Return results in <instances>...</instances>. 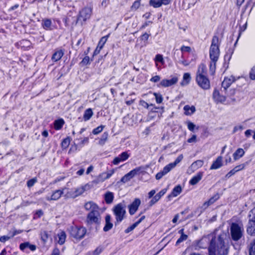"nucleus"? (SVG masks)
Returning <instances> with one entry per match:
<instances>
[{"label": "nucleus", "mask_w": 255, "mask_h": 255, "mask_svg": "<svg viewBox=\"0 0 255 255\" xmlns=\"http://www.w3.org/2000/svg\"><path fill=\"white\" fill-rule=\"evenodd\" d=\"M178 81V78L172 77L171 79H163L160 83V85L163 87H167L175 84Z\"/></svg>", "instance_id": "9b49d317"}, {"label": "nucleus", "mask_w": 255, "mask_h": 255, "mask_svg": "<svg viewBox=\"0 0 255 255\" xmlns=\"http://www.w3.org/2000/svg\"><path fill=\"white\" fill-rule=\"evenodd\" d=\"M160 76H158V75H156V76L152 77L150 80L151 82L156 83V82H158L160 80Z\"/></svg>", "instance_id": "680f3d73"}, {"label": "nucleus", "mask_w": 255, "mask_h": 255, "mask_svg": "<svg viewBox=\"0 0 255 255\" xmlns=\"http://www.w3.org/2000/svg\"><path fill=\"white\" fill-rule=\"evenodd\" d=\"M10 238H11V237H9L7 236H1L0 238V242L1 243H4L6 241H8V240H9L10 239Z\"/></svg>", "instance_id": "bf43d9fd"}, {"label": "nucleus", "mask_w": 255, "mask_h": 255, "mask_svg": "<svg viewBox=\"0 0 255 255\" xmlns=\"http://www.w3.org/2000/svg\"><path fill=\"white\" fill-rule=\"evenodd\" d=\"M41 239L44 243H45L50 237L48 232L46 231H41L40 233Z\"/></svg>", "instance_id": "58836bf2"}, {"label": "nucleus", "mask_w": 255, "mask_h": 255, "mask_svg": "<svg viewBox=\"0 0 255 255\" xmlns=\"http://www.w3.org/2000/svg\"><path fill=\"white\" fill-rule=\"evenodd\" d=\"M140 0H137L134 2V3L132 4L131 9L132 10H136L140 6Z\"/></svg>", "instance_id": "3c124183"}, {"label": "nucleus", "mask_w": 255, "mask_h": 255, "mask_svg": "<svg viewBox=\"0 0 255 255\" xmlns=\"http://www.w3.org/2000/svg\"><path fill=\"white\" fill-rule=\"evenodd\" d=\"M203 164V161L201 160H198L194 162L189 168L188 171L191 170L192 172L197 170L200 167H202Z\"/></svg>", "instance_id": "aec40b11"}, {"label": "nucleus", "mask_w": 255, "mask_h": 255, "mask_svg": "<svg viewBox=\"0 0 255 255\" xmlns=\"http://www.w3.org/2000/svg\"><path fill=\"white\" fill-rule=\"evenodd\" d=\"M187 142L189 143L196 142V135H193L192 136L187 140Z\"/></svg>", "instance_id": "69168bd1"}, {"label": "nucleus", "mask_w": 255, "mask_h": 255, "mask_svg": "<svg viewBox=\"0 0 255 255\" xmlns=\"http://www.w3.org/2000/svg\"><path fill=\"white\" fill-rule=\"evenodd\" d=\"M145 219V216H142L137 221L134 223L130 227H128L126 230V233H128L132 231L138 224H139L144 219Z\"/></svg>", "instance_id": "bb28decb"}, {"label": "nucleus", "mask_w": 255, "mask_h": 255, "mask_svg": "<svg viewBox=\"0 0 255 255\" xmlns=\"http://www.w3.org/2000/svg\"><path fill=\"white\" fill-rule=\"evenodd\" d=\"M86 232V229L83 227L72 226L69 229L70 236L76 240L83 239Z\"/></svg>", "instance_id": "39448f33"}, {"label": "nucleus", "mask_w": 255, "mask_h": 255, "mask_svg": "<svg viewBox=\"0 0 255 255\" xmlns=\"http://www.w3.org/2000/svg\"><path fill=\"white\" fill-rule=\"evenodd\" d=\"M140 200L139 199H135L132 203L129 206V212L130 215L134 214L137 211L139 205Z\"/></svg>", "instance_id": "2eb2a0df"}, {"label": "nucleus", "mask_w": 255, "mask_h": 255, "mask_svg": "<svg viewBox=\"0 0 255 255\" xmlns=\"http://www.w3.org/2000/svg\"><path fill=\"white\" fill-rule=\"evenodd\" d=\"M113 212L116 216V223L121 222L125 218L126 213V205L123 203H119L113 208Z\"/></svg>", "instance_id": "423d86ee"}, {"label": "nucleus", "mask_w": 255, "mask_h": 255, "mask_svg": "<svg viewBox=\"0 0 255 255\" xmlns=\"http://www.w3.org/2000/svg\"><path fill=\"white\" fill-rule=\"evenodd\" d=\"M190 80V74L189 73H185L183 75V80L180 84L182 86L187 85L189 83Z\"/></svg>", "instance_id": "2f4dec72"}, {"label": "nucleus", "mask_w": 255, "mask_h": 255, "mask_svg": "<svg viewBox=\"0 0 255 255\" xmlns=\"http://www.w3.org/2000/svg\"><path fill=\"white\" fill-rule=\"evenodd\" d=\"M91 186L90 184L87 183L85 185L77 188L74 189V191L69 193V196L67 197H71L72 198H75L78 196L82 195L84 192L91 189Z\"/></svg>", "instance_id": "1a4fd4ad"}, {"label": "nucleus", "mask_w": 255, "mask_h": 255, "mask_svg": "<svg viewBox=\"0 0 255 255\" xmlns=\"http://www.w3.org/2000/svg\"><path fill=\"white\" fill-rule=\"evenodd\" d=\"M64 55V52L62 50H56L52 56V60L54 62L59 61Z\"/></svg>", "instance_id": "b1692460"}, {"label": "nucleus", "mask_w": 255, "mask_h": 255, "mask_svg": "<svg viewBox=\"0 0 255 255\" xmlns=\"http://www.w3.org/2000/svg\"><path fill=\"white\" fill-rule=\"evenodd\" d=\"M188 236L186 235H182L180 236V238L177 240L176 245L177 246L182 242L186 240L187 239Z\"/></svg>", "instance_id": "8fccbe9b"}, {"label": "nucleus", "mask_w": 255, "mask_h": 255, "mask_svg": "<svg viewBox=\"0 0 255 255\" xmlns=\"http://www.w3.org/2000/svg\"><path fill=\"white\" fill-rule=\"evenodd\" d=\"M98 177L99 178V180L101 181L102 182H103L106 179H109L108 178H107V174L106 172H103L98 176Z\"/></svg>", "instance_id": "5fc2aeb1"}, {"label": "nucleus", "mask_w": 255, "mask_h": 255, "mask_svg": "<svg viewBox=\"0 0 255 255\" xmlns=\"http://www.w3.org/2000/svg\"><path fill=\"white\" fill-rule=\"evenodd\" d=\"M153 95L155 96L156 102L157 104H160L163 101V98L160 94L154 93Z\"/></svg>", "instance_id": "de8ad7c7"}, {"label": "nucleus", "mask_w": 255, "mask_h": 255, "mask_svg": "<svg viewBox=\"0 0 255 255\" xmlns=\"http://www.w3.org/2000/svg\"><path fill=\"white\" fill-rule=\"evenodd\" d=\"M196 80L198 85L203 89H210V81L206 76V67L204 64H202L199 66Z\"/></svg>", "instance_id": "f03ea898"}, {"label": "nucleus", "mask_w": 255, "mask_h": 255, "mask_svg": "<svg viewBox=\"0 0 255 255\" xmlns=\"http://www.w3.org/2000/svg\"><path fill=\"white\" fill-rule=\"evenodd\" d=\"M149 4L155 8L159 7L162 5L160 0H150Z\"/></svg>", "instance_id": "ea45409f"}, {"label": "nucleus", "mask_w": 255, "mask_h": 255, "mask_svg": "<svg viewBox=\"0 0 255 255\" xmlns=\"http://www.w3.org/2000/svg\"><path fill=\"white\" fill-rule=\"evenodd\" d=\"M245 154V151L243 148H238L233 154L234 160H237L241 158Z\"/></svg>", "instance_id": "c85d7f7f"}, {"label": "nucleus", "mask_w": 255, "mask_h": 255, "mask_svg": "<svg viewBox=\"0 0 255 255\" xmlns=\"http://www.w3.org/2000/svg\"><path fill=\"white\" fill-rule=\"evenodd\" d=\"M85 208L86 210L90 211V212H94L99 210L98 206L92 201L87 202L85 204Z\"/></svg>", "instance_id": "412c9836"}, {"label": "nucleus", "mask_w": 255, "mask_h": 255, "mask_svg": "<svg viewBox=\"0 0 255 255\" xmlns=\"http://www.w3.org/2000/svg\"><path fill=\"white\" fill-rule=\"evenodd\" d=\"M213 97L217 103H223L225 102L226 99V97L221 95L219 92L217 90H214L213 94Z\"/></svg>", "instance_id": "a211bd4d"}, {"label": "nucleus", "mask_w": 255, "mask_h": 255, "mask_svg": "<svg viewBox=\"0 0 255 255\" xmlns=\"http://www.w3.org/2000/svg\"><path fill=\"white\" fill-rule=\"evenodd\" d=\"M249 217V219L255 221V207L250 211Z\"/></svg>", "instance_id": "864d4df0"}, {"label": "nucleus", "mask_w": 255, "mask_h": 255, "mask_svg": "<svg viewBox=\"0 0 255 255\" xmlns=\"http://www.w3.org/2000/svg\"><path fill=\"white\" fill-rule=\"evenodd\" d=\"M181 191V187L180 185H177L173 188L172 193L168 195V197L169 198L171 197H176L178 196Z\"/></svg>", "instance_id": "7c9ffc66"}, {"label": "nucleus", "mask_w": 255, "mask_h": 255, "mask_svg": "<svg viewBox=\"0 0 255 255\" xmlns=\"http://www.w3.org/2000/svg\"><path fill=\"white\" fill-rule=\"evenodd\" d=\"M101 221V217L99 210L90 212L87 215V222L89 225L99 224Z\"/></svg>", "instance_id": "6e6552de"}, {"label": "nucleus", "mask_w": 255, "mask_h": 255, "mask_svg": "<svg viewBox=\"0 0 255 255\" xmlns=\"http://www.w3.org/2000/svg\"><path fill=\"white\" fill-rule=\"evenodd\" d=\"M217 61H211L210 64V72L211 75H214L216 70V63Z\"/></svg>", "instance_id": "79ce46f5"}, {"label": "nucleus", "mask_w": 255, "mask_h": 255, "mask_svg": "<svg viewBox=\"0 0 255 255\" xmlns=\"http://www.w3.org/2000/svg\"><path fill=\"white\" fill-rule=\"evenodd\" d=\"M111 216L110 215H107L105 218L106 225L103 229L105 232H108L113 228V225L111 223Z\"/></svg>", "instance_id": "5701e85b"}, {"label": "nucleus", "mask_w": 255, "mask_h": 255, "mask_svg": "<svg viewBox=\"0 0 255 255\" xmlns=\"http://www.w3.org/2000/svg\"><path fill=\"white\" fill-rule=\"evenodd\" d=\"M183 110L184 111V114L186 116H191L196 111V108L194 106L185 105L183 108Z\"/></svg>", "instance_id": "4be33fe9"}, {"label": "nucleus", "mask_w": 255, "mask_h": 255, "mask_svg": "<svg viewBox=\"0 0 255 255\" xmlns=\"http://www.w3.org/2000/svg\"><path fill=\"white\" fill-rule=\"evenodd\" d=\"M166 191V189H163L161 190L158 193L155 195L150 201V206H152L156 202H157L160 199V198L165 194Z\"/></svg>", "instance_id": "f3484780"}, {"label": "nucleus", "mask_w": 255, "mask_h": 255, "mask_svg": "<svg viewBox=\"0 0 255 255\" xmlns=\"http://www.w3.org/2000/svg\"><path fill=\"white\" fill-rule=\"evenodd\" d=\"M168 165L165 166L163 170L157 173L155 176V178L157 180L160 179L164 175L168 173L171 169Z\"/></svg>", "instance_id": "393cba45"}, {"label": "nucleus", "mask_w": 255, "mask_h": 255, "mask_svg": "<svg viewBox=\"0 0 255 255\" xmlns=\"http://www.w3.org/2000/svg\"><path fill=\"white\" fill-rule=\"evenodd\" d=\"M64 190V189H62V190H56L53 191L51 196L50 197L47 196L46 197V199L47 201H56L58 200L61 197L62 195L63 194Z\"/></svg>", "instance_id": "f8f14e48"}, {"label": "nucleus", "mask_w": 255, "mask_h": 255, "mask_svg": "<svg viewBox=\"0 0 255 255\" xmlns=\"http://www.w3.org/2000/svg\"><path fill=\"white\" fill-rule=\"evenodd\" d=\"M250 78L252 80H255V66L251 70L249 74Z\"/></svg>", "instance_id": "603ef678"}, {"label": "nucleus", "mask_w": 255, "mask_h": 255, "mask_svg": "<svg viewBox=\"0 0 255 255\" xmlns=\"http://www.w3.org/2000/svg\"><path fill=\"white\" fill-rule=\"evenodd\" d=\"M92 14V8L90 7H85L79 12L77 17V22H81V24L89 19Z\"/></svg>", "instance_id": "0eeeda50"}, {"label": "nucleus", "mask_w": 255, "mask_h": 255, "mask_svg": "<svg viewBox=\"0 0 255 255\" xmlns=\"http://www.w3.org/2000/svg\"><path fill=\"white\" fill-rule=\"evenodd\" d=\"M90 58L89 56H85L82 60L81 63L83 65H87L89 63Z\"/></svg>", "instance_id": "052dcab7"}, {"label": "nucleus", "mask_w": 255, "mask_h": 255, "mask_svg": "<svg viewBox=\"0 0 255 255\" xmlns=\"http://www.w3.org/2000/svg\"><path fill=\"white\" fill-rule=\"evenodd\" d=\"M247 232L252 236H255V221L249 219Z\"/></svg>", "instance_id": "6ab92c4d"}, {"label": "nucleus", "mask_w": 255, "mask_h": 255, "mask_svg": "<svg viewBox=\"0 0 255 255\" xmlns=\"http://www.w3.org/2000/svg\"><path fill=\"white\" fill-rule=\"evenodd\" d=\"M70 139L69 138L67 137L64 139L61 143V146L63 148H66L68 147L70 144Z\"/></svg>", "instance_id": "a18cd8bd"}, {"label": "nucleus", "mask_w": 255, "mask_h": 255, "mask_svg": "<svg viewBox=\"0 0 255 255\" xmlns=\"http://www.w3.org/2000/svg\"><path fill=\"white\" fill-rule=\"evenodd\" d=\"M129 155L127 152H123L118 157H116L114 158L113 161V163L115 165H117L120 162L126 160L129 157Z\"/></svg>", "instance_id": "4468645a"}, {"label": "nucleus", "mask_w": 255, "mask_h": 255, "mask_svg": "<svg viewBox=\"0 0 255 255\" xmlns=\"http://www.w3.org/2000/svg\"><path fill=\"white\" fill-rule=\"evenodd\" d=\"M188 128L190 131H193L195 127V125L192 122L188 121L187 122Z\"/></svg>", "instance_id": "4d7b16f0"}, {"label": "nucleus", "mask_w": 255, "mask_h": 255, "mask_svg": "<svg viewBox=\"0 0 255 255\" xmlns=\"http://www.w3.org/2000/svg\"><path fill=\"white\" fill-rule=\"evenodd\" d=\"M26 248H28L31 251H35L36 248L35 245H31L29 242L22 243L19 246V248L22 251L24 250Z\"/></svg>", "instance_id": "cd10ccee"}, {"label": "nucleus", "mask_w": 255, "mask_h": 255, "mask_svg": "<svg viewBox=\"0 0 255 255\" xmlns=\"http://www.w3.org/2000/svg\"><path fill=\"white\" fill-rule=\"evenodd\" d=\"M52 22L50 19H44L42 20V25L46 30H50Z\"/></svg>", "instance_id": "72a5a7b5"}, {"label": "nucleus", "mask_w": 255, "mask_h": 255, "mask_svg": "<svg viewBox=\"0 0 255 255\" xmlns=\"http://www.w3.org/2000/svg\"><path fill=\"white\" fill-rule=\"evenodd\" d=\"M64 124V120L63 119H59L56 120L54 123V128L56 130L60 129Z\"/></svg>", "instance_id": "4c0bfd02"}, {"label": "nucleus", "mask_w": 255, "mask_h": 255, "mask_svg": "<svg viewBox=\"0 0 255 255\" xmlns=\"http://www.w3.org/2000/svg\"><path fill=\"white\" fill-rule=\"evenodd\" d=\"M183 156L182 154H180V155H179L177 158L175 159V160L174 161V162L173 163H169V164H168L167 165L170 167V168L171 169H172V168H173L174 167H175L176 166V165L179 163V162H181V161L183 159Z\"/></svg>", "instance_id": "e433bc0d"}, {"label": "nucleus", "mask_w": 255, "mask_h": 255, "mask_svg": "<svg viewBox=\"0 0 255 255\" xmlns=\"http://www.w3.org/2000/svg\"><path fill=\"white\" fill-rule=\"evenodd\" d=\"M223 166V158L221 156H218L210 166V170L217 169Z\"/></svg>", "instance_id": "dca6fc26"}, {"label": "nucleus", "mask_w": 255, "mask_h": 255, "mask_svg": "<svg viewBox=\"0 0 255 255\" xmlns=\"http://www.w3.org/2000/svg\"><path fill=\"white\" fill-rule=\"evenodd\" d=\"M245 167V164H242L238 166H236L233 169L236 172L243 169Z\"/></svg>", "instance_id": "13d9d810"}, {"label": "nucleus", "mask_w": 255, "mask_h": 255, "mask_svg": "<svg viewBox=\"0 0 255 255\" xmlns=\"http://www.w3.org/2000/svg\"><path fill=\"white\" fill-rule=\"evenodd\" d=\"M107 40V36H103L101 38L98 45V48L102 49L104 44Z\"/></svg>", "instance_id": "37998d69"}, {"label": "nucleus", "mask_w": 255, "mask_h": 255, "mask_svg": "<svg viewBox=\"0 0 255 255\" xmlns=\"http://www.w3.org/2000/svg\"><path fill=\"white\" fill-rule=\"evenodd\" d=\"M102 252V249L100 247L97 248L93 252L94 255H99Z\"/></svg>", "instance_id": "338daca9"}, {"label": "nucleus", "mask_w": 255, "mask_h": 255, "mask_svg": "<svg viewBox=\"0 0 255 255\" xmlns=\"http://www.w3.org/2000/svg\"><path fill=\"white\" fill-rule=\"evenodd\" d=\"M180 49L182 52H190L191 48L189 46H183L181 47Z\"/></svg>", "instance_id": "0e129e2a"}, {"label": "nucleus", "mask_w": 255, "mask_h": 255, "mask_svg": "<svg viewBox=\"0 0 255 255\" xmlns=\"http://www.w3.org/2000/svg\"><path fill=\"white\" fill-rule=\"evenodd\" d=\"M115 172V170L114 169H112L106 173L107 174V178H109Z\"/></svg>", "instance_id": "774afa93"}, {"label": "nucleus", "mask_w": 255, "mask_h": 255, "mask_svg": "<svg viewBox=\"0 0 255 255\" xmlns=\"http://www.w3.org/2000/svg\"><path fill=\"white\" fill-rule=\"evenodd\" d=\"M37 180L35 178H33L30 180H29L27 182V185L28 187H31L34 185V184L36 182Z\"/></svg>", "instance_id": "6e6d98bb"}, {"label": "nucleus", "mask_w": 255, "mask_h": 255, "mask_svg": "<svg viewBox=\"0 0 255 255\" xmlns=\"http://www.w3.org/2000/svg\"><path fill=\"white\" fill-rule=\"evenodd\" d=\"M236 172L235 171V170L233 169L232 170H231L230 172H229L225 176V177L226 178H229L230 177H231L232 176H233V175H234L235 174Z\"/></svg>", "instance_id": "e2e57ef3"}, {"label": "nucleus", "mask_w": 255, "mask_h": 255, "mask_svg": "<svg viewBox=\"0 0 255 255\" xmlns=\"http://www.w3.org/2000/svg\"><path fill=\"white\" fill-rule=\"evenodd\" d=\"M249 253L250 255H255V240L251 243Z\"/></svg>", "instance_id": "49530a36"}, {"label": "nucleus", "mask_w": 255, "mask_h": 255, "mask_svg": "<svg viewBox=\"0 0 255 255\" xmlns=\"http://www.w3.org/2000/svg\"><path fill=\"white\" fill-rule=\"evenodd\" d=\"M220 42L218 36L213 37L212 43L210 48V58L211 61H217L220 55Z\"/></svg>", "instance_id": "7ed1b4c3"}, {"label": "nucleus", "mask_w": 255, "mask_h": 255, "mask_svg": "<svg viewBox=\"0 0 255 255\" xmlns=\"http://www.w3.org/2000/svg\"><path fill=\"white\" fill-rule=\"evenodd\" d=\"M140 171V168H135L131 171H130L129 172L126 174L125 176H124L121 181L123 183H126L129 180H130L132 177H133L135 175L137 174V172Z\"/></svg>", "instance_id": "9d476101"}, {"label": "nucleus", "mask_w": 255, "mask_h": 255, "mask_svg": "<svg viewBox=\"0 0 255 255\" xmlns=\"http://www.w3.org/2000/svg\"><path fill=\"white\" fill-rule=\"evenodd\" d=\"M230 230L231 237L234 241H238L243 235L244 228L242 225L233 223L231 225Z\"/></svg>", "instance_id": "20e7f679"}, {"label": "nucleus", "mask_w": 255, "mask_h": 255, "mask_svg": "<svg viewBox=\"0 0 255 255\" xmlns=\"http://www.w3.org/2000/svg\"><path fill=\"white\" fill-rule=\"evenodd\" d=\"M154 60L156 62V66H157V62L161 63L162 64H163L164 63V61L163 56L161 54H157L155 57Z\"/></svg>", "instance_id": "c03bdc74"}, {"label": "nucleus", "mask_w": 255, "mask_h": 255, "mask_svg": "<svg viewBox=\"0 0 255 255\" xmlns=\"http://www.w3.org/2000/svg\"><path fill=\"white\" fill-rule=\"evenodd\" d=\"M104 126H100L99 127H98L97 128H94L93 130L92 133L94 134H98V133L102 132V131L103 130V128H104Z\"/></svg>", "instance_id": "09e8293b"}, {"label": "nucleus", "mask_w": 255, "mask_h": 255, "mask_svg": "<svg viewBox=\"0 0 255 255\" xmlns=\"http://www.w3.org/2000/svg\"><path fill=\"white\" fill-rule=\"evenodd\" d=\"M225 233L220 234L216 239L214 234L204 236L201 240L195 241L194 248L195 250L204 249L210 244L208 248L209 255H226L228 253V246L225 245Z\"/></svg>", "instance_id": "f257e3e1"}, {"label": "nucleus", "mask_w": 255, "mask_h": 255, "mask_svg": "<svg viewBox=\"0 0 255 255\" xmlns=\"http://www.w3.org/2000/svg\"><path fill=\"white\" fill-rule=\"evenodd\" d=\"M239 78V77H238L237 79ZM237 79L233 76H230L229 77H225L224 81L222 82V86L226 90Z\"/></svg>", "instance_id": "ddd939ff"}, {"label": "nucleus", "mask_w": 255, "mask_h": 255, "mask_svg": "<svg viewBox=\"0 0 255 255\" xmlns=\"http://www.w3.org/2000/svg\"><path fill=\"white\" fill-rule=\"evenodd\" d=\"M114 199V194L112 192H108L105 195V200L107 204H111Z\"/></svg>", "instance_id": "c9c22d12"}, {"label": "nucleus", "mask_w": 255, "mask_h": 255, "mask_svg": "<svg viewBox=\"0 0 255 255\" xmlns=\"http://www.w3.org/2000/svg\"><path fill=\"white\" fill-rule=\"evenodd\" d=\"M219 198V195L218 194L215 195L213 197H211L208 201L205 202L203 207L206 209L210 205L213 204L216 200Z\"/></svg>", "instance_id": "a878e982"}, {"label": "nucleus", "mask_w": 255, "mask_h": 255, "mask_svg": "<svg viewBox=\"0 0 255 255\" xmlns=\"http://www.w3.org/2000/svg\"><path fill=\"white\" fill-rule=\"evenodd\" d=\"M93 115L92 110L90 108L87 109L84 114L83 119L85 121H88Z\"/></svg>", "instance_id": "f704fd0d"}, {"label": "nucleus", "mask_w": 255, "mask_h": 255, "mask_svg": "<svg viewBox=\"0 0 255 255\" xmlns=\"http://www.w3.org/2000/svg\"><path fill=\"white\" fill-rule=\"evenodd\" d=\"M203 176L202 172H199L197 174L194 176L190 180V184L191 185H194L196 184L201 179Z\"/></svg>", "instance_id": "c756f323"}, {"label": "nucleus", "mask_w": 255, "mask_h": 255, "mask_svg": "<svg viewBox=\"0 0 255 255\" xmlns=\"http://www.w3.org/2000/svg\"><path fill=\"white\" fill-rule=\"evenodd\" d=\"M57 237L58 238V243L60 245H63L65 243L66 238V235L65 232L60 231L57 234Z\"/></svg>", "instance_id": "473e14b6"}, {"label": "nucleus", "mask_w": 255, "mask_h": 255, "mask_svg": "<svg viewBox=\"0 0 255 255\" xmlns=\"http://www.w3.org/2000/svg\"><path fill=\"white\" fill-rule=\"evenodd\" d=\"M108 135L109 134L107 132H104L99 141V144L101 145H103L107 140Z\"/></svg>", "instance_id": "a19ab883"}]
</instances>
